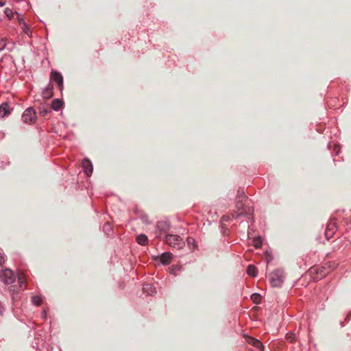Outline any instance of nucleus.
<instances>
[{
  "instance_id": "obj_1",
  "label": "nucleus",
  "mask_w": 351,
  "mask_h": 351,
  "mask_svg": "<svg viewBox=\"0 0 351 351\" xmlns=\"http://www.w3.org/2000/svg\"><path fill=\"white\" fill-rule=\"evenodd\" d=\"M165 242L171 247L182 250L185 245V242L180 236L177 234H166L165 237Z\"/></svg>"
},
{
  "instance_id": "obj_2",
  "label": "nucleus",
  "mask_w": 351,
  "mask_h": 351,
  "mask_svg": "<svg viewBox=\"0 0 351 351\" xmlns=\"http://www.w3.org/2000/svg\"><path fill=\"white\" fill-rule=\"evenodd\" d=\"M285 280V273L283 269H277L270 274V283L272 287H281Z\"/></svg>"
},
{
  "instance_id": "obj_3",
  "label": "nucleus",
  "mask_w": 351,
  "mask_h": 351,
  "mask_svg": "<svg viewBox=\"0 0 351 351\" xmlns=\"http://www.w3.org/2000/svg\"><path fill=\"white\" fill-rule=\"evenodd\" d=\"M236 215H232V217H240L241 216H249L252 213V208L250 206H246L243 202L236 200Z\"/></svg>"
},
{
  "instance_id": "obj_4",
  "label": "nucleus",
  "mask_w": 351,
  "mask_h": 351,
  "mask_svg": "<svg viewBox=\"0 0 351 351\" xmlns=\"http://www.w3.org/2000/svg\"><path fill=\"white\" fill-rule=\"evenodd\" d=\"M0 279L5 285L14 282L16 277L12 270L5 268L0 271Z\"/></svg>"
},
{
  "instance_id": "obj_5",
  "label": "nucleus",
  "mask_w": 351,
  "mask_h": 351,
  "mask_svg": "<svg viewBox=\"0 0 351 351\" xmlns=\"http://www.w3.org/2000/svg\"><path fill=\"white\" fill-rule=\"evenodd\" d=\"M22 120L25 123H34L36 120V111L33 108H28L22 115Z\"/></svg>"
},
{
  "instance_id": "obj_6",
  "label": "nucleus",
  "mask_w": 351,
  "mask_h": 351,
  "mask_svg": "<svg viewBox=\"0 0 351 351\" xmlns=\"http://www.w3.org/2000/svg\"><path fill=\"white\" fill-rule=\"evenodd\" d=\"M171 224L167 221H160L156 223V228L158 231L163 233H167L169 231Z\"/></svg>"
},
{
  "instance_id": "obj_7",
  "label": "nucleus",
  "mask_w": 351,
  "mask_h": 351,
  "mask_svg": "<svg viewBox=\"0 0 351 351\" xmlns=\"http://www.w3.org/2000/svg\"><path fill=\"white\" fill-rule=\"evenodd\" d=\"M172 258L173 254L170 252H163L158 257L160 262L165 265H169L171 263Z\"/></svg>"
},
{
  "instance_id": "obj_8",
  "label": "nucleus",
  "mask_w": 351,
  "mask_h": 351,
  "mask_svg": "<svg viewBox=\"0 0 351 351\" xmlns=\"http://www.w3.org/2000/svg\"><path fill=\"white\" fill-rule=\"evenodd\" d=\"M51 78L58 84L60 88H62L63 86V77L60 73L57 71H52L51 73Z\"/></svg>"
},
{
  "instance_id": "obj_9",
  "label": "nucleus",
  "mask_w": 351,
  "mask_h": 351,
  "mask_svg": "<svg viewBox=\"0 0 351 351\" xmlns=\"http://www.w3.org/2000/svg\"><path fill=\"white\" fill-rule=\"evenodd\" d=\"M82 166L88 176H90L93 173V165L90 160L84 159L82 162Z\"/></svg>"
},
{
  "instance_id": "obj_10",
  "label": "nucleus",
  "mask_w": 351,
  "mask_h": 351,
  "mask_svg": "<svg viewBox=\"0 0 351 351\" xmlns=\"http://www.w3.org/2000/svg\"><path fill=\"white\" fill-rule=\"evenodd\" d=\"M336 230V223L333 221H331L327 225L326 228V237L328 238L331 237Z\"/></svg>"
},
{
  "instance_id": "obj_11",
  "label": "nucleus",
  "mask_w": 351,
  "mask_h": 351,
  "mask_svg": "<svg viewBox=\"0 0 351 351\" xmlns=\"http://www.w3.org/2000/svg\"><path fill=\"white\" fill-rule=\"evenodd\" d=\"M10 113V108L7 103H3L0 106V117H5Z\"/></svg>"
},
{
  "instance_id": "obj_12",
  "label": "nucleus",
  "mask_w": 351,
  "mask_h": 351,
  "mask_svg": "<svg viewBox=\"0 0 351 351\" xmlns=\"http://www.w3.org/2000/svg\"><path fill=\"white\" fill-rule=\"evenodd\" d=\"M143 290L147 295H152L156 293V288L149 283L145 284L143 287Z\"/></svg>"
},
{
  "instance_id": "obj_13",
  "label": "nucleus",
  "mask_w": 351,
  "mask_h": 351,
  "mask_svg": "<svg viewBox=\"0 0 351 351\" xmlns=\"http://www.w3.org/2000/svg\"><path fill=\"white\" fill-rule=\"evenodd\" d=\"M136 242L141 245H146L148 243V238L144 234H141L136 237Z\"/></svg>"
},
{
  "instance_id": "obj_14",
  "label": "nucleus",
  "mask_w": 351,
  "mask_h": 351,
  "mask_svg": "<svg viewBox=\"0 0 351 351\" xmlns=\"http://www.w3.org/2000/svg\"><path fill=\"white\" fill-rule=\"evenodd\" d=\"M43 97L49 99L53 95V87L48 86L43 92Z\"/></svg>"
},
{
  "instance_id": "obj_15",
  "label": "nucleus",
  "mask_w": 351,
  "mask_h": 351,
  "mask_svg": "<svg viewBox=\"0 0 351 351\" xmlns=\"http://www.w3.org/2000/svg\"><path fill=\"white\" fill-rule=\"evenodd\" d=\"M248 343L252 346H254V347H256L258 348H263V346L262 344V343L258 341V339H256L254 338H252V337H250L249 339H248Z\"/></svg>"
},
{
  "instance_id": "obj_16",
  "label": "nucleus",
  "mask_w": 351,
  "mask_h": 351,
  "mask_svg": "<svg viewBox=\"0 0 351 351\" xmlns=\"http://www.w3.org/2000/svg\"><path fill=\"white\" fill-rule=\"evenodd\" d=\"M62 106V102L60 99H54L51 103V108H53L54 110H59Z\"/></svg>"
},
{
  "instance_id": "obj_17",
  "label": "nucleus",
  "mask_w": 351,
  "mask_h": 351,
  "mask_svg": "<svg viewBox=\"0 0 351 351\" xmlns=\"http://www.w3.org/2000/svg\"><path fill=\"white\" fill-rule=\"evenodd\" d=\"M247 273L249 276L255 277L257 275V269L253 265H248L247 268Z\"/></svg>"
},
{
  "instance_id": "obj_18",
  "label": "nucleus",
  "mask_w": 351,
  "mask_h": 351,
  "mask_svg": "<svg viewBox=\"0 0 351 351\" xmlns=\"http://www.w3.org/2000/svg\"><path fill=\"white\" fill-rule=\"evenodd\" d=\"M186 242L189 249L191 251H193L197 247L195 240L193 238L188 237L186 239Z\"/></svg>"
},
{
  "instance_id": "obj_19",
  "label": "nucleus",
  "mask_w": 351,
  "mask_h": 351,
  "mask_svg": "<svg viewBox=\"0 0 351 351\" xmlns=\"http://www.w3.org/2000/svg\"><path fill=\"white\" fill-rule=\"evenodd\" d=\"M246 198L247 197L245 195L244 191L241 189L238 190L236 200L243 202Z\"/></svg>"
},
{
  "instance_id": "obj_20",
  "label": "nucleus",
  "mask_w": 351,
  "mask_h": 351,
  "mask_svg": "<svg viewBox=\"0 0 351 351\" xmlns=\"http://www.w3.org/2000/svg\"><path fill=\"white\" fill-rule=\"evenodd\" d=\"M18 282H19V286L21 287H23V285L25 284L26 279H25V275L23 274H19V276H18Z\"/></svg>"
},
{
  "instance_id": "obj_21",
  "label": "nucleus",
  "mask_w": 351,
  "mask_h": 351,
  "mask_svg": "<svg viewBox=\"0 0 351 351\" xmlns=\"http://www.w3.org/2000/svg\"><path fill=\"white\" fill-rule=\"evenodd\" d=\"M252 245L256 248L261 247V245H262V240H261V239L260 237L254 239L253 241H252Z\"/></svg>"
},
{
  "instance_id": "obj_22",
  "label": "nucleus",
  "mask_w": 351,
  "mask_h": 351,
  "mask_svg": "<svg viewBox=\"0 0 351 351\" xmlns=\"http://www.w3.org/2000/svg\"><path fill=\"white\" fill-rule=\"evenodd\" d=\"M51 112V109L49 108H40V114L43 117H45Z\"/></svg>"
},
{
  "instance_id": "obj_23",
  "label": "nucleus",
  "mask_w": 351,
  "mask_h": 351,
  "mask_svg": "<svg viewBox=\"0 0 351 351\" xmlns=\"http://www.w3.org/2000/svg\"><path fill=\"white\" fill-rule=\"evenodd\" d=\"M32 302L36 305V306H39L42 303V299L40 297L38 296V295H36V296H34L32 297Z\"/></svg>"
},
{
  "instance_id": "obj_24",
  "label": "nucleus",
  "mask_w": 351,
  "mask_h": 351,
  "mask_svg": "<svg viewBox=\"0 0 351 351\" xmlns=\"http://www.w3.org/2000/svg\"><path fill=\"white\" fill-rule=\"evenodd\" d=\"M252 300L256 304H258L261 302V295L258 293H253L251 296Z\"/></svg>"
},
{
  "instance_id": "obj_25",
  "label": "nucleus",
  "mask_w": 351,
  "mask_h": 351,
  "mask_svg": "<svg viewBox=\"0 0 351 351\" xmlns=\"http://www.w3.org/2000/svg\"><path fill=\"white\" fill-rule=\"evenodd\" d=\"M6 46V42L4 39L0 40V51L3 50Z\"/></svg>"
},
{
  "instance_id": "obj_26",
  "label": "nucleus",
  "mask_w": 351,
  "mask_h": 351,
  "mask_svg": "<svg viewBox=\"0 0 351 351\" xmlns=\"http://www.w3.org/2000/svg\"><path fill=\"white\" fill-rule=\"evenodd\" d=\"M287 339H289L291 342H292L295 339V335L293 333H287Z\"/></svg>"
},
{
  "instance_id": "obj_27",
  "label": "nucleus",
  "mask_w": 351,
  "mask_h": 351,
  "mask_svg": "<svg viewBox=\"0 0 351 351\" xmlns=\"http://www.w3.org/2000/svg\"><path fill=\"white\" fill-rule=\"evenodd\" d=\"M5 14L10 19L12 15H13V12H12L11 10H10L9 8H6L5 10Z\"/></svg>"
},
{
  "instance_id": "obj_28",
  "label": "nucleus",
  "mask_w": 351,
  "mask_h": 351,
  "mask_svg": "<svg viewBox=\"0 0 351 351\" xmlns=\"http://www.w3.org/2000/svg\"><path fill=\"white\" fill-rule=\"evenodd\" d=\"M5 262V258L4 256L0 253V266L2 265Z\"/></svg>"
},
{
  "instance_id": "obj_29",
  "label": "nucleus",
  "mask_w": 351,
  "mask_h": 351,
  "mask_svg": "<svg viewBox=\"0 0 351 351\" xmlns=\"http://www.w3.org/2000/svg\"><path fill=\"white\" fill-rule=\"evenodd\" d=\"M221 219H222L223 221H228L230 220V216H223Z\"/></svg>"
},
{
  "instance_id": "obj_30",
  "label": "nucleus",
  "mask_w": 351,
  "mask_h": 351,
  "mask_svg": "<svg viewBox=\"0 0 351 351\" xmlns=\"http://www.w3.org/2000/svg\"><path fill=\"white\" fill-rule=\"evenodd\" d=\"M142 219H143L144 223H149L148 221H147V217H143Z\"/></svg>"
},
{
  "instance_id": "obj_31",
  "label": "nucleus",
  "mask_w": 351,
  "mask_h": 351,
  "mask_svg": "<svg viewBox=\"0 0 351 351\" xmlns=\"http://www.w3.org/2000/svg\"><path fill=\"white\" fill-rule=\"evenodd\" d=\"M5 5V2L0 0V7H3Z\"/></svg>"
},
{
  "instance_id": "obj_32",
  "label": "nucleus",
  "mask_w": 351,
  "mask_h": 351,
  "mask_svg": "<svg viewBox=\"0 0 351 351\" xmlns=\"http://www.w3.org/2000/svg\"><path fill=\"white\" fill-rule=\"evenodd\" d=\"M108 225V222H107V223H106V224H105V226H104V229H106V226H107Z\"/></svg>"
}]
</instances>
